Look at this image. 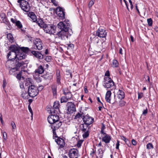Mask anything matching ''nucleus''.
Returning <instances> with one entry per match:
<instances>
[{"label":"nucleus","mask_w":158,"mask_h":158,"mask_svg":"<svg viewBox=\"0 0 158 158\" xmlns=\"http://www.w3.org/2000/svg\"><path fill=\"white\" fill-rule=\"evenodd\" d=\"M26 56V55L24 53H16L13 52L8 53L7 57L9 60L6 61L5 66L9 70L10 74L19 71L21 67L27 66L28 61L24 60Z\"/></svg>","instance_id":"nucleus-1"},{"label":"nucleus","mask_w":158,"mask_h":158,"mask_svg":"<svg viewBox=\"0 0 158 158\" xmlns=\"http://www.w3.org/2000/svg\"><path fill=\"white\" fill-rule=\"evenodd\" d=\"M58 27L61 31L57 33L56 35L62 40H64L68 37V30L70 27V24L68 20L60 22L57 25Z\"/></svg>","instance_id":"nucleus-2"},{"label":"nucleus","mask_w":158,"mask_h":158,"mask_svg":"<svg viewBox=\"0 0 158 158\" xmlns=\"http://www.w3.org/2000/svg\"><path fill=\"white\" fill-rule=\"evenodd\" d=\"M54 114H51L48 118V121L49 123L52 124L54 128L53 129V134L56 133V129L58 128L61 125L62 123L59 121V116Z\"/></svg>","instance_id":"nucleus-3"},{"label":"nucleus","mask_w":158,"mask_h":158,"mask_svg":"<svg viewBox=\"0 0 158 158\" xmlns=\"http://www.w3.org/2000/svg\"><path fill=\"white\" fill-rule=\"evenodd\" d=\"M31 78H28L26 80V82L25 85L27 86H29L28 92H29V96L31 97H34L38 94V91L37 90V87L35 85H30L31 84Z\"/></svg>","instance_id":"nucleus-4"},{"label":"nucleus","mask_w":158,"mask_h":158,"mask_svg":"<svg viewBox=\"0 0 158 158\" xmlns=\"http://www.w3.org/2000/svg\"><path fill=\"white\" fill-rule=\"evenodd\" d=\"M114 85V83L113 80L109 77H106L104 78L103 85L106 88L112 87Z\"/></svg>","instance_id":"nucleus-5"},{"label":"nucleus","mask_w":158,"mask_h":158,"mask_svg":"<svg viewBox=\"0 0 158 158\" xmlns=\"http://www.w3.org/2000/svg\"><path fill=\"white\" fill-rule=\"evenodd\" d=\"M22 9L26 12H28L30 10V6L28 2L25 0H18Z\"/></svg>","instance_id":"nucleus-6"},{"label":"nucleus","mask_w":158,"mask_h":158,"mask_svg":"<svg viewBox=\"0 0 158 158\" xmlns=\"http://www.w3.org/2000/svg\"><path fill=\"white\" fill-rule=\"evenodd\" d=\"M81 129L83 133L82 136L84 138L87 137L89 135V126L85 124L81 125L80 126Z\"/></svg>","instance_id":"nucleus-7"},{"label":"nucleus","mask_w":158,"mask_h":158,"mask_svg":"<svg viewBox=\"0 0 158 158\" xmlns=\"http://www.w3.org/2000/svg\"><path fill=\"white\" fill-rule=\"evenodd\" d=\"M56 28V27L55 26L50 25L46 24V26L44 27V31L50 34H53L55 33Z\"/></svg>","instance_id":"nucleus-8"},{"label":"nucleus","mask_w":158,"mask_h":158,"mask_svg":"<svg viewBox=\"0 0 158 158\" xmlns=\"http://www.w3.org/2000/svg\"><path fill=\"white\" fill-rule=\"evenodd\" d=\"M107 32L104 29L99 28L96 31L95 35L100 38H105Z\"/></svg>","instance_id":"nucleus-9"},{"label":"nucleus","mask_w":158,"mask_h":158,"mask_svg":"<svg viewBox=\"0 0 158 158\" xmlns=\"http://www.w3.org/2000/svg\"><path fill=\"white\" fill-rule=\"evenodd\" d=\"M69 156L70 158H78L79 156L78 151L76 148H72L69 150Z\"/></svg>","instance_id":"nucleus-10"},{"label":"nucleus","mask_w":158,"mask_h":158,"mask_svg":"<svg viewBox=\"0 0 158 158\" xmlns=\"http://www.w3.org/2000/svg\"><path fill=\"white\" fill-rule=\"evenodd\" d=\"M56 13L59 16L60 19H63L65 18V13L62 8L60 7H57Z\"/></svg>","instance_id":"nucleus-11"},{"label":"nucleus","mask_w":158,"mask_h":158,"mask_svg":"<svg viewBox=\"0 0 158 158\" xmlns=\"http://www.w3.org/2000/svg\"><path fill=\"white\" fill-rule=\"evenodd\" d=\"M84 124L89 125L92 124L94 122V118L89 115H86L83 118Z\"/></svg>","instance_id":"nucleus-12"},{"label":"nucleus","mask_w":158,"mask_h":158,"mask_svg":"<svg viewBox=\"0 0 158 158\" xmlns=\"http://www.w3.org/2000/svg\"><path fill=\"white\" fill-rule=\"evenodd\" d=\"M67 106L68 107L67 113L69 114L73 113L76 111L75 106L73 103L72 102L67 103Z\"/></svg>","instance_id":"nucleus-13"},{"label":"nucleus","mask_w":158,"mask_h":158,"mask_svg":"<svg viewBox=\"0 0 158 158\" xmlns=\"http://www.w3.org/2000/svg\"><path fill=\"white\" fill-rule=\"evenodd\" d=\"M59 103L58 101H55L54 103L53 108L50 109V111L51 114H57L59 111Z\"/></svg>","instance_id":"nucleus-14"},{"label":"nucleus","mask_w":158,"mask_h":158,"mask_svg":"<svg viewBox=\"0 0 158 158\" xmlns=\"http://www.w3.org/2000/svg\"><path fill=\"white\" fill-rule=\"evenodd\" d=\"M33 43L35 46L36 48L39 50H41L43 48V43L39 39H35L33 41Z\"/></svg>","instance_id":"nucleus-15"},{"label":"nucleus","mask_w":158,"mask_h":158,"mask_svg":"<svg viewBox=\"0 0 158 158\" xmlns=\"http://www.w3.org/2000/svg\"><path fill=\"white\" fill-rule=\"evenodd\" d=\"M104 136L102 137V141L106 143H109L111 140L110 136L109 135L107 134H102Z\"/></svg>","instance_id":"nucleus-16"},{"label":"nucleus","mask_w":158,"mask_h":158,"mask_svg":"<svg viewBox=\"0 0 158 158\" xmlns=\"http://www.w3.org/2000/svg\"><path fill=\"white\" fill-rule=\"evenodd\" d=\"M55 141L57 144L60 145V148H63L64 145L65 143L64 140L62 138L55 137Z\"/></svg>","instance_id":"nucleus-17"},{"label":"nucleus","mask_w":158,"mask_h":158,"mask_svg":"<svg viewBox=\"0 0 158 158\" xmlns=\"http://www.w3.org/2000/svg\"><path fill=\"white\" fill-rule=\"evenodd\" d=\"M31 52L37 58L40 59H42L43 58L44 56L40 52L35 51H31Z\"/></svg>","instance_id":"nucleus-18"},{"label":"nucleus","mask_w":158,"mask_h":158,"mask_svg":"<svg viewBox=\"0 0 158 158\" xmlns=\"http://www.w3.org/2000/svg\"><path fill=\"white\" fill-rule=\"evenodd\" d=\"M117 97L120 100L123 99L125 97V93L121 89H119L117 93Z\"/></svg>","instance_id":"nucleus-19"},{"label":"nucleus","mask_w":158,"mask_h":158,"mask_svg":"<svg viewBox=\"0 0 158 158\" xmlns=\"http://www.w3.org/2000/svg\"><path fill=\"white\" fill-rule=\"evenodd\" d=\"M111 93L110 90H108L107 91L106 94L105 99L106 101L110 103H111Z\"/></svg>","instance_id":"nucleus-20"},{"label":"nucleus","mask_w":158,"mask_h":158,"mask_svg":"<svg viewBox=\"0 0 158 158\" xmlns=\"http://www.w3.org/2000/svg\"><path fill=\"white\" fill-rule=\"evenodd\" d=\"M28 16L32 19L33 22H36L37 21L36 16L34 12H29Z\"/></svg>","instance_id":"nucleus-21"},{"label":"nucleus","mask_w":158,"mask_h":158,"mask_svg":"<svg viewBox=\"0 0 158 158\" xmlns=\"http://www.w3.org/2000/svg\"><path fill=\"white\" fill-rule=\"evenodd\" d=\"M44 67L42 65H40L38 69L35 70V73H38L39 74H41L44 72Z\"/></svg>","instance_id":"nucleus-22"},{"label":"nucleus","mask_w":158,"mask_h":158,"mask_svg":"<svg viewBox=\"0 0 158 158\" xmlns=\"http://www.w3.org/2000/svg\"><path fill=\"white\" fill-rule=\"evenodd\" d=\"M92 41H93L94 43L97 46H98L99 44L101 43L102 44V42H101L99 38L96 35L92 39Z\"/></svg>","instance_id":"nucleus-23"},{"label":"nucleus","mask_w":158,"mask_h":158,"mask_svg":"<svg viewBox=\"0 0 158 158\" xmlns=\"http://www.w3.org/2000/svg\"><path fill=\"white\" fill-rule=\"evenodd\" d=\"M10 50L11 52H13L16 53L19 52L18 48L15 45H11L10 47Z\"/></svg>","instance_id":"nucleus-24"},{"label":"nucleus","mask_w":158,"mask_h":158,"mask_svg":"<svg viewBox=\"0 0 158 158\" xmlns=\"http://www.w3.org/2000/svg\"><path fill=\"white\" fill-rule=\"evenodd\" d=\"M36 22L38 25L41 28H44L46 26V24L41 19H40L38 20H37Z\"/></svg>","instance_id":"nucleus-25"},{"label":"nucleus","mask_w":158,"mask_h":158,"mask_svg":"<svg viewBox=\"0 0 158 158\" xmlns=\"http://www.w3.org/2000/svg\"><path fill=\"white\" fill-rule=\"evenodd\" d=\"M56 82L57 84H60L61 83L60 82V72L59 70H57L56 72Z\"/></svg>","instance_id":"nucleus-26"},{"label":"nucleus","mask_w":158,"mask_h":158,"mask_svg":"<svg viewBox=\"0 0 158 158\" xmlns=\"http://www.w3.org/2000/svg\"><path fill=\"white\" fill-rule=\"evenodd\" d=\"M29 92L27 93L26 91H23L21 96L24 99H28L29 98Z\"/></svg>","instance_id":"nucleus-27"},{"label":"nucleus","mask_w":158,"mask_h":158,"mask_svg":"<svg viewBox=\"0 0 158 158\" xmlns=\"http://www.w3.org/2000/svg\"><path fill=\"white\" fill-rule=\"evenodd\" d=\"M21 49L22 52H19L24 53L25 54L29 50V48L27 47H22L21 48ZM25 54L26 55V54Z\"/></svg>","instance_id":"nucleus-28"},{"label":"nucleus","mask_w":158,"mask_h":158,"mask_svg":"<svg viewBox=\"0 0 158 158\" xmlns=\"http://www.w3.org/2000/svg\"><path fill=\"white\" fill-rule=\"evenodd\" d=\"M7 37L10 42H12L14 40V38L11 33H9L7 34Z\"/></svg>","instance_id":"nucleus-29"},{"label":"nucleus","mask_w":158,"mask_h":158,"mask_svg":"<svg viewBox=\"0 0 158 158\" xmlns=\"http://www.w3.org/2000/svg\"><path fill=\"white\" fill-rule=\"evenodd\" d=\"M52 89L54 95L56 94V86L55 85H52Z\"/></svg>","instance_id":"nucleus-30"},{"label":"nucleus","mask_w":158,"mask_h":158,"mask_svg":"<svg viewBox=\"0 0 158 158\" xmlns=\"http://www.w3.org/2000/svg\"><path fill=\"white\" fill-rule=\"evenodd\" d=\"M64 93L66 97L68 98V100L70 98L72 97V94L70 92H66L64 90Z\"/></svg>","instance_id":"nucleus-31"},{"label":"nucleus","mask_w":158,"mask_h":158,"mask_svg":"<svg viewBox=\"0 0 158 158\" xmlns=\"http://www.w3.org/2000/svg\"><path fill=\"white\" fill-rule=\"evenodd\" d=\"M119 63L118 61L116 60H113L112 65L113 67H117L118 66Z\"/></svg>","instance_id":"nucleus-32"},{"label":"nucleus","mask_w":158,"mask_h":158,"mask_svg":"<svg viewBox=\"0 0 158 158\" xmlns=\"http://www.w3.org/2000/svg\"><path fill=\"white\" fill-rule=\"evenodd\" d=\"M11 125L12 127V131L14 132L15 131V130L16 129V125L14 121H12L11 123Z\"/></svg>","instance_id":"nucleus-33"},{"label":"nucleus","mask_w":158,"mask_h":158,"mask_svg":"<svg viewBox=\"0 0 158 158\" xmlns=\"http://www.w3.org/2000/svg\"><path fill=\"white\" fill-rule=\"evenodd\" d=\"M45 78L46 79L50 80L52 78V76L51 74H47L45 76Z\"/></svg>","instance_id":"nucleus-34"},{"label":"nucleus","mask_w":158,"mask_h":158,"mask_svg":"<svg viewBox=\"0 0 158 158\" xmlns=\"http://www.w3.org/2000/svg\"><path fill=\"white\" fill-rule=\"evenodd\" d=\"M68 99L66 96H63L61 98L60 102L61 103L67 102Z\"/></svg>","instance_id":"nucleus-35"},{"label":"nucleus","mask_w":158,"mask_h":158,"mask_svg":"<svg viewBox=\"0 0 158 158\" xmlns=\"http://www.w3.org/2000/svg\"><path fill=\"white\" fill-rule=\"evenodd\" d=\"M106 128V127L104 124L102 123V127L101 128V133L102 134H106V133L104 132V130Z\"/></svg>","instance_id":"nucleus-36"},{"label":"nucleus","mask_w":158,"mask_h":158,"mask_svg":"<svg viewBox=\"0 0 158 158\" xmlns=\"http://www.w3.org/2000/svg\"><path fill=\"white\" fill-rule=\"evenodd\" d=\"M126 102L123 100H120L118 102L119 106H125Z\"/></svg>","instance_id":"nucleus-37"},{"label":"nucleus","mask_w":158,"mask_h":158,"mask_svg":"<svg viewBox=\"0 0 158 158\" xmlns=\"http://www.w3.org/2000/svg\"><path fill=\"white\" fill-rule=\"evenodd\" d=\"M15 25L17 26L19 28H21L22 27V25L21 24V23L19 21H17L15 23Z\"/></svg>","instance_id":"nucleus-38"},{"label":"nucleus","mask_w":158,"mask_h":158,"mask_svg":"<svg viewBox=\"0 0 158 158\" xmlns=\"http://www.w3.org/2000/svg\"><path fill=\"white\" fill-rule=\"evenodd\" d=\"M147 148L149 149L153 148V146L152 143H148L146 145Z\"/></svg>","instance_id":"nucleus-39"},{"label":"nucleus","mask_w":158,"mask_h":158,"mask_svg":"<svg viewBox=\"0 0 158 158\" xmlns=\"http://www.w3.org/2000/svg\"><path fill=\"white\" fill-rule=\"evenodd\" d=\"M52 59L51 56H46L45 57V60L48 62H50Z\"/></svg>","instance_id":"nucleus-40"},{"label":"nucleus","mask_w":158,"mask_h":158,"mask_svg":"<svg viewBox=\"0 0 158 158\" xmlns=\"http://www.w3.org/2000/svg\"><path fill=\"white\" fill-rule=\"evenodd\" d=\"M148 25L150 26L152 25V21L151 18H149L147 19Z\"/></svg>","instance_id":"nucleus-41"},{"label":"nucleus","mask_w":158,"mask_h":158,"mask_svg":"<svg viewBox=\"0 0 158 158\" xmlns=\"http://www.w3.org/2000/svg\"><path fill=\"white\" fill-rule=\"evenodd\" d=\"M94 0H91L89 1L88 4V7L89 8H90L94 4Z\"/></svg>","instance_id":"nucleus-42"},{"label":"nucleus","mask_w":158,"mask_h":158,"mask_svg":"<svg viewBox=\"0 0 158 158\" xmlns=\"http://www.w3.org/2000/svg\"><path fill=\"white\" fill-rule=\"evenodd\" d=\"M121 138L123 140H124L125 141V143H126L127 144V145L128 146H130L127 143L128 142V143H129V141L128 140V139H127L125 136H123L122 137H121Z\"/></svg>","instance_id":"nucleus-43"},{"label":"nucleus","mask_w":158,"mask_h":158,"mask_svg":"<svg viewBox=\"0 0 158 158\" xmlns=\"http://www.w3.org/2000/svg\"><path fill=\"white\" fill-rule=\"evenodd\" d=\"M148 113V109L146 108V109L144 110L142 114L141 115L145 116Z\"/></svg>","instance_id":"nucleus-44"},{"label":"nucleus","mask_w":158,"mask_h":158,"mask_svg":"<svg viewBox=\"0 0 158 158\" xmlns=\"http://www.w3.org/2000/svg\"><path fill=\"white\" fill-rule=\"evenodd\" d=\"M82 142L81 140H80L77 142V145L78 148H80L81 146Z\"/></svg>","instance_id":"nucleus-45"},{"label":"nucleus","mask_w":158,"mask_h":158,"mask_svg":"<svg viewBox=\"0 0 158 158\" xmlns=\"http://www.w3.org/2000/svg\"><path fill=\"white\" fill-rule=\"evenodd\" d=\"M21 73V72H20L17 75L16 77L19 80H20L21 79L22 76Z\"/></svg>","instance_id":"nucleus-46"},{"label":"nucleus","mask_w":158,"mask_h":158,"mask_svg":"<svg viewBox=\"0 0 158 158\" xmlns=\"http://www.w3.org/2000/svg\"><path fill=\"white\" fill-rule=\"evenodd\" d=\"M82 114H81L78 113L77 114L75 117V118L77 119V118H79L81 117H82Z\"/></svg>","instance_id":"nucleus-47"},{"label":"nucleus","mask_w":158,"mask_h":158,"mask_svg":"<svg viewBox=\"0 0 158 158\" xmlns=\"http://www.w3.org/2000/svg\"><path fill=\"white\" fill-rule=\"evenodd\" d=\"M143 96V93H138V99H140Z\"/></svg>","instance_id":"nucleus-48"},{"label":"nucleus","mask_w":158,"mask_h":158,"mask_svg":"<svg viewBox=\"0 0 158 158\" xmlns=\"http://www.w3.org/2000/svg\"><path fill=\"white\" fill-rule=\"evenodd\" d=\"M3 84L2 85V86L3 88H4L6 86V85L7 84L6 80L5 79H4L3 80Z\"/></svg>","instance_id":"nucleus-49"},{"label":"nucleus","mask_w":158,"mask_h":158,"mask_svg":"<svg viewBox=\"0 0 158 158\" xmlns=\"http://www.w3.org/2000/svg\"><path fill=\"white\" fill-rule=\"evenodd\" d=\"M44 87V86L42 85L39 86V87H37V90H38V92L41 91L43 89Z\"/></svg>","instance_id":"nucleus-50"},{"label":"nucleus","mask_w":158,"mask_h":158,"mask_svg":"<svg viewBox=\"0 0 158 158\" xmlns=\"http://www.w3.org/2000/svg\"><path fill=\"white\" fill-rule=\"evenodd\" d=\"M117 143L116 144V148L118 149H119V147L120 145L119 141L118 140H117Z\"/></svg>","instance_id":"nucleus-51"},{"label":"nucleus","mask_w":158,"mask_h":158,"mask_svg":"<svg viewBox=\"0 0 158 158\" xmlns=\"http://www.w3.org/2000/svg\"><path fill=\"white\" fill-rule=\"evenodd\" d=\"M110 74L109 71L108 70L105 73V76H107V77H110Z\"/></svg>","instance_id":"nucleus-52"},{"label":"nucleus","mask_w":158,"mask_h":158,"mask_svg":"<svg viewBox=\"0 0 158 158\" xmlns=\"http://www.w3.org/2000/svg\"><path fill=\"white\" fill-rule=\"evenodd\" d=\"M131 142L132 144L134 145H135L137 144V142L136 140L134 139H133L131 140Z\"/></svg>","instance_id":"nucleus-53"},{"label":"nucleus","mask_w":158,"mask_h":158,"mask_svg":"<svg viewBox=\"0 0 158 158\" xmlns=\"http://www.w3.org/2000/svg\"><path fill=\"white\" fill-rule=\"evenodd\" d=\"M95 151L94 150V149H92V151H91V153H90V155L92 157H93L94 156V154L95 153Z\"/></svg>","instance_id":"nucleus-54"},{"label":"nucleus","mask_w":158,"mask_h":158,"mask_svg":"<svg viewBox=\"0 0 158 158\" xmlns=\"http://www.w3.org/2000/svg\"><path fill=\"white\" fill-rule=\"evenodd\" d=\"M3 136L4 139L6 140L7 139V134L6 132H4L3 133Z\"/></svg>","instance_id":"nucleus-55"},{"label":"nucleus","mask_w":158,"mask_h":158,"mask_svg":"<svg viewBox=\"0 0 158 158\" xmlns=\"http://www.w3.org/2000/svg\"><path fill=\"white\" fill-rule=\"evenodd\" d=\"M10 21L14 23H16V21H17L15 19H14L13 18H11L10 19Z\"/></svg>","instance_id":"nucleus-56"},{"label":"nucleus","mask_w":158,"mask_h":158,"mask_svg":"<svg viewBox=\"0 0 158 158\" xmlns=\"http://www.w3.org/2000/svg\"><path fill=\"white\" fill-rule=\"evenodd\" d=\"M28 109H29V111L31 113V115H33V112H32V110L31 107L30 106H28Z\"/></svg>","instance_id":"nucleus-57"},{"label":"nucleus","mask_w":158,"mask_h":158,"mask_svg":"<svg viewBox=\"0 0 158 158\" xmlns=\"http://www.w3.org/2000/svg\"><path fill=\"white\" fill-rule=\"evenodd\" d=\"M68 47L72 48L74 47V45L73 44H70L69 45Z\"/></svg>","instance_id":"nucleus-58"},{"label":"nucleus","mask_w":158,"mask_h":158,"mask_svg":"<svg viewBox=\"0 0 158 158\" xmlns=\"http://www.w3.org/2000/svg\"><path fill=\"white\" fill-rule=\"evenodd\" d=\"M51 2L53 3V4L57 6V4H56V0H51Z\"/></svg>","instance_id":"nucleus-59"},{"label":"nucleus","mask_w":158,"mask_h":158,"mask_svg":"<svg viewBox=\"0 0 158 158\" xmlns=\"http://www.w3.org/2000/svg\"><path fill=\"white\" fill-rule=\"evenodd\" d=\"M122 51L123 50L122 48H120L119 50V53L121 54H123Z\"/></svg>","instance_id":"nucleus-60"},{"label":"nucleus","mask_w":158,"mask_h":158,"mask_svg":"<svg viewBox=\"0 0 158 158\" xmlns=\"http://www.w3.org/2000/svg\"><path fill=\"white\" fill-rule=\"evenodd\" d=\"M130 38L132 42H133L134 41V38L133 36L131 35L130 36Z\"/></svg>","instance_id":"nucleus-61"},{"label":"nucleus","mask_w":158,"mask_h":158,"mask_svg":"<svg viewBox=\"0 0 158 158\" xmlns=\"http://www.w3.org/2000/svg\"><path fill=\"white\" fill-rule=\"evenodd\" d=\"M135 7H136V10H137L138 14H140V12H139V9H138V7H137V5Z\"/></svg>","instance_id":"nucleus-62"},{"label":"nucleus","mask_w":158,"mask_h":158,"mask_svg":"<svg viewBox=\"0 0 158 158\" xmlns=\"http://www.w3.org/2000/svg\"><path fill=\"white\" fill-rule=\"evenodd\" d=\"M45 53L46 54H48V49H46V50L45 51Z\"/></svg>","instance_id":"nucleus-63"},{"label":"nucleus","mask_w":158,"mask_h":158,"mask_svg":"<svg viewBox=\"0 0 158 158\" xmlns=\"http://www.w3.org/2000/svg\"><path fill=\"white\" fill-rule=\"evenodd\" d=\"M155 30L157 32L158 31V27H156L154 28Z\"/></svg>","instance_id":"nucleus-64"}]
</instances>
